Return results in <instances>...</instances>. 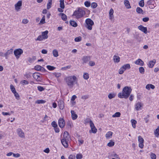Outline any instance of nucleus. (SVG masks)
<instances>
[{"label": "nucleus", "mask_w": 159, "mask_h": 159, "mask_svg": "<svg viewBox=\"0 0 159 159\" xmlns=\"http://www.w3.org/2000/svg\"><path fill=\"white\" fill-rule=\"evenodd\" d=\"M65 80L69 87L72 88L75 83L77 84L78 80L75 76L73 75L66 77Z\"/></svg>", "instance_id": "nucleus-1"}, {"label": "nucleus", "mask_w": 159, "mask_h": 159, "mask_svg": "<svg viewBox=\"0 0 159 159\" xmlns=\"http://www.w3.org/2000/svg\"><path fill=\"white\" fill-rule=\"evenodd\" d=\"M131 91L132 89L130 87H125L123 88L122 92L118 94V96L120 98L126 99L130 95Z\"/></svg>", "instance_id": "nucleus-2"}, {"label": "nucleus", "mask_w": 159, "mask_h": 159, "mask_svg": "<svg viewBox=\"0 0 159 159\" xmlns=\"http://www.w3.org/2000/svg\"><path fill=\"white\" fill-rule=\"evenodd\" d=\"M85 14V12L84 10L78 8L77 10L74 12L72 16H75L76 19H79L83 17Z\"/></svg>", "instance_id": "nucleus-3"}, {"label": "nucleus", "mask_w": 159, "mask_h": 159, "mask_svg": "<svg viewBox=\"0 0 159 159\" xmlns=\"http://www.w3.org/2000/svg\"><path fill=\"white\" fill-rule=\"evenodd\" d=\"M85 23L86 24L85 27L89 30H91L92 26L94 24L93 21L90 18H87L85 20Z\"/></svg>", "instance_id": "nucleus-4"}, {"label": "nucleus", "mask_w": 159, "mask_h": 159, "mask_svg": "<svg viewBox=\"0 0 159 159\" xmlns=\"http://www.w3.org/2000/svg\"><path fill=\"white\" fill-rule=\"evenodd\" d=\"M23 50L20 48L15 50L14 51V53L16 58L18 59L20 56L23 53Z\"/></svg>", "instance_id": "nucleus-5"}, {"label": "nucleus", "mask_w": 159, "mask_h": 159, "mask_svg": "<svg viewBox=\"0 0 159 159\" xmlns=\"http://www.w3.org/2000/svg\"><path fill=\"white\" fill-rule=\"evenodd\" d=\"M89 124L90 127L91 128V130L90 131V133L92 132L93 133H96L97 132V129L95 127L93 123L91 120L89 121Z\"/></svg>", "instance_id": "nucleus-6"}, {"label": "nucleus", "mask_w": 159, "mask_h": 159, "mask_svg": "<svg viewBox=\"0 0 159 159\" xmlns=\"http://www.w3.org/2000/svg\"><path fill=\"white\" fill-rule=\"evenodd\" d=\"M40 74L38 72H35L33 75V77L34 79L38 81H40L41 78L40 76Z\"/></svg>", "instance_id": "nucleus-7"}, {"label": "nucleus", "mask_w": 159, "mask_h": 159, "mask_svg": "<svg viewBox=\"0 0 159 159\" xmlns=\"http://www.w3.org/2000/svg\"><path fill=\"white\" fill-rule=\"evenodd\" d=\"M138 141L139 143V147L141 149L143 148V139L140 136H139L138 137Z\"/></svg>", "instance_id": "nucleus-8"}, {"label": "nucleus", "mask_w": 159, "mask_h": 159, "mask_svg": "<svg viewBox=\"0 0 159 159\" xmlns=\"http://www.w3.org/2000/svg\"><path fill=\"white\" fill-rule=\"evenodd\" d=\"M62 139L70 141L71 139L70 136L67 131H65L63 133V137Z\"/></svg>", "instance_id": "nucleus-9"}, {"label": "nucleus", "mask_w": 159, "mask_h": 159, "mask_svg": "<svg viewBox=\"0 0 159 159\" xmlns=\"http://www.w3.org/2000/svg\"><path fill=\"white\" fill-rule=\"evenodd\" d=\"M17 132L19 136L22 138H25V134L23 131L20 128L17 129Z\"/></svg>", "instance_id": "nucleus-10"}, {"label": "nucleus", "mask_w": 159, "mask_h": 159, "mask_svg": "<svg viewBox=\"0 0 159 159\" xmlns=\"http://www.w3.org/2000/svg\"><path fill=\"white\" fill-rule=\"evenodd\" d=\"M65 121L62 118H60L58 120V125L59 126L62 128L64 127L65 126Z\"/></svg>", "instance_id": "nucleus-11"}, {"label": "nucleus", "mask_w": 159, "mask_h": 159, "mask_svg": "<svg viewBox=\"0 0 159 159\" xmlns=\"http://www.w3.org/2000/svg\"><path fill=\"white\" fill-rule=\"evenodd\" d=\"M138 29L141 31L143 32L145 34H147L148 32L147 28L146 27H144L142 25H141L138 27Z\"/></svg>", "instance_id": "nucleus-12"}, {"label": "nucleus", "mask_w": 159, "mask_h": 159, "mask_svg": "<svg viewBox=\"0 0 159 159\" xmlns=\"http://www.w3.org/2000/svg\"><path fill=\"white\" fill-rule=\"evenodd\" d=\"M22 5V1H19L16 4H15V9L17 11H18L20 9V7Z\"/></svg>", "instance_id": "nucleus-13"}, {"label": "nucleus", "mask_w": 159, "mask_h": 159, "mask_svg": "<svg viewBox=\"0 0 159 159\" xmlns=\"http://www.w3.org/2000/svg\"><path fill=\"white\" fill-rule=\"evenodd\" d=\"M142 105L141 102H138L135 105V109L136 110L138 111L141 109Z\"/></svg>", "instance_id": "nucleus-14"}, {"label": "nucleus", "mask_w": 159, "mask_h": 159, "mask_svg": "<svg viewBox=\"0 0 159 159\" xmlns=\"http://www.w3.org/2000/svg\"><path fill=\"white\" fill-rule=\"evenodd\" d=\"M134 63L137 65L143 66V65L144 62L141 59L139 58L134 62Z\"/></svg>", "instance_id": "nucleus-15"}, {"label": "nucleus", "mask_w": 159, "mask_h": 159, "mask_svg": "<svg viewBox=\"0 0 159 159\" xmlns=\"http://www.w3.org/2000/svg\"><path fill=\"white\" fill-rule=\"evenodd\" d=\"M69 141L62 139L61 140V143L65 148H67L68 146V142Z\"/></svg>", "instance_id": "nucleus-16"}, {"label": "nucleus", "mask_w": 159, "mask_h": 159, "mask_svg": "<svg viewBox=\"0 0 159 159\" xmlns=\"http://www.w3.org/2000/svg\"><path fill=\"white\" fill-rule=\"evenodd\" d=\"M156 62V60L155 59H153L152 61H149L148 64V67L150 68L153 67Z\"/></svg>", "instance_id": "nucleus-17"}, {"label": "nucleus", "mask_w": 159, "mask_h": 159, "mask_svg": "<svg viewBox=\"0 0 159 159\" xmlns=\"http://www.w3.org/2000/svg\"><path fill=\"white\" fill-rule=\"evenodd\" d=\"M58 105L61 109H63L64 107V102L62 100H60L58 102Z\"/></svg>", "instance_id": "nucleus-18"}, {"label": "nucleus", "mask_w": 159, "mask_h": 159, "mask_svg": "<svg viewBox=\"0 0 159 159\" xmlns=\"http://www.w3.org/2000/svg\"><path fill=\"white\" fill-rule=\"evenodd\" d=\"M71 113L72 118L73 120H75L77 118L78 116L75 113L74 111L71 110Z\"/></svg>", "instance_id": "nucleus-19"}, {"label": "nucleus", "mask_w": 159, "mask_h": 159, "mask_svg": "<svg viewBox=\"0 0 159 159\" xmlns=\"http://www.w3.org/2000/svg\"><path fill=\"white\" fill-rule=\"evenodd\" d=\"M48 31L46 30L44 32L42 33V36L43 37L44 39H47L48 38Z\"/></svg>", "instance_id": "nucleus-20"}, {"label": "nucleus", "mask_w": 159, "mask_h": 159, "mask_svg": "<svg viewBox=\"0 0 159 159\" xmlns=\"http://www.w3.org/2000/svg\"><path fill=\"white\" fill-rule=\"evenodd\" d=\"M124 4L126 8L129 9L131 8V6L129 1L127 0H125L124 1Z\"/></svg>", "instance_id": "nucleus-21"}, {"label": "nucleus", "mask_w": 159, "mask_h": 159, "mask_svg": "<svg viewBox=\"0 0 159 159\" xmlns=\"http://www.w3.org/2000/svg\"><path fill=\"white\" fill-rule=\"evenodd\" d=\"M13 52V49H10L8 50L4 54V56L5 57H7L9 55L11 54Z\"/></svg>", "instance_id": "nucleus-22"}, {"label": "nucleus", "mask_w": 159, "mask_h": 159, "mask_svg": "<svg viewBox=\"0 0 159 159\" xmlns=\"http://www.w3.org/2000/svg\"><path fill=\"white\" fill-rule=\"evenodd\" d=\"M113 60L115 62L118 63L120 61V58L119 56L115 55L113 57Z\"/></svg>", "instance_id": "nucleus-23"}, {"label": "nucleus", "mask_w": 159, "mask_h": 159, "mask_svg": "<svg viewBox=\"0 0 159 159\" xmlns=\"http://www.w3.org/2000/svg\"><path fill=\"white\" fill-rule=\"evenodd\" d=\"M52 3V0H48L47 5V9H49L51 7Z\"/></svg>", "instance_id": "nucleus-24"}, {"label": "nucleus", "mask_w": 159, "mask_h": 159, "mask_svg": "<svg viewBox=\"0 0 159 159\" xmlns=\"http://www.w3.org/2000/svg\"><path fill=\"white\" fill-rule=\"evenodd\" d=\"M70 24L71 25L74 27H76L77 26V23L74 20H70Z\"/></svg>", "instance_id": "nucleus-25"}, {"label": "nucleus", "mask_w": 159, "mask_h": 159, "mask_svg": "<svg viewBox=\"0 0 159 159\" xmlns=\"http://www.w3.org/2000/svg\"><path fill=\"white\" fill-rule=\"evenodd\" d=\"M131 122L133 128H135L136 127V124L137 123V121L135 120L132 119L131 120Z\"/></svg>", "instance_id": "nucleus-26"}, {"label": "nucleus", "mask_w": 159, "mask_h": 159, "mask_svg": "<svg viewBox=\"0 0 159 159\" xmlns=\"http://www.w3.org/2000/svg\"><path fill=\"white\" fill-rule=\"evenodd\" d=\"M52 54L54 57H57L58 56V53L56 49H54L53 50Z\"/></svg>", "instance_id": "nucleus-27"}, {"label": "nucleus", "mask_w": 159, "mask_h": 159, "mask_svg": "<svg viewBox=\"0 0 159 159\" xmlns=\"http://www.w3.org/2000/svg\"><path fill=\"white\" fill-rule=\"evenodd\" d=\"M114 13V11L113 9L111 8L109 11V14L110 16V19H111L113 17V14Z\"/></svg>", "instance_id": "nucleus-28"}, {"label": "nucleus", "mask_w": 159, "mask_h": 159, "mask_svg": "<svg viewBox=\"0 0 159 159\" xmlns=\"http://www.w3.org/2000/svg\"><path fill=\"white\" fill-rule=\"evenodd\" d=\"M36 59V57L35 56H33L31 58H29L28 60V61L30 63L34 61Z\"/></svg>", "instance_id": "nucleus-29"}, {"label": "nucleus", "mask_w": 159, "mask_h": 159, "mask_svg": "<svg viewBox=\"0 0 159 159\" xmlns=\"http://www.w3.org/2000/svg\"><path fill=\"white\" fill-rule=\"evenodd\" d=\"M60 7L62 9H64L65 7L64 0H60Z\"/></svg>", "instance_id": "nucleus-30"}, {"label": "nucleus", "mask_w": 159, "mask_h": 159, "mask_svg": "<svg viewBox=\"0 0 159 159\" xmlns=\"http://www.w3.org/2000/svg\"><path fill=\"white\" fill-rule=\"evenodd\" d=\"M46 102V101L43 100H38L36 101L35 103L36 104H43L44 103Z\"/></svg>", "instance_id": "nucleus-31"}, {"label": "nucleus", "mask_w": 159, "mask_h": 159, "mask_svg": "<svg viewBox=\"0 0 159 159\" xmlns=\"http://www.w3.org/2000/svg\"><path fill=\"white\" fill-rule=\"evenodd\" d=\"M112 132L111 131H109L106 135V137L107 139H108L111 136L112 134Z\"/></svg>", "instance_id": "nucleus-32"}, {"label": "nucleus", "mask_w": 159, "mask_h": 159, "mask_svg": "<svg viewBox=\"0 0 159 159\" xmlns=\"http://www.w3.org/2000/svg\"><path fill=\"white\" fill-rule=\"evenodd\" d=\"M60 14L61 15L62 19L64 21H66L67 19L66 15L63 13H61Z\"/></svg>", "instance_id": "nucleus-33"}, {"label": "nucleus", "mask_w": 159, "mask_h": 159, "mask_svg": "<svg viewBox=\"0 0 159 159\" xmlns=\"http://www.w3.org/2000/svg\"><path fill=\"white\" fill-rule=\"evenodd\" d=\"M89 57L87 56L84 57L82 58V60L84 63L87 62L89 60Z\"/></svg>", "instance_id": "nucleus-34"}, {"label": "nucleus", "mask_w": 159, "mask_h": 159, "mask_svg": "<svg viewBox=\"0 0 159 159\" xmlns=\"http://www.w3.org/2000/svg\"><path fill=\"white\" fill-rule=\"evenodd\" d=\"M115 144V143L112 140H110V142L107 143V146L109 147L113 146Z\"/></svg>", "instance_id": "nucleus-35"}, {"label": "nucleus", "mask_w": 159, "mask_h": 159, "mask_svg": "<svg viewBox=\"0 0 159 159\" xmlns=\"http://www.w3.org/2000/svg\"><path fill=\"white\" fill-rule=\"evenodd\" d=\"M120 116V112H116L112 116V117H119Z\"/></svg>", "instance_id": "nucleus-36"}, {"label": "nucleus", "mask_w": 159, "mask_h": 159, "mask_svg": "<svg viewBox=\"0 0 159 159\" xmlns=\"http://www.w3.org/2000/svg\"><path fill=\"white\" fill-rule=\"evenodd\" d=\"M125 70V69L124 68L123 66L121 67L119 70V73L120 74H122Z\"/></svg>", "instance_id": "nucleus-37"}, {"label": "nucleus", "mask_w": 159, "mask_h": 159, "mask_svg": "<svg viewBox=\"0 0 159 159\" xmlns=\"http://www.w3.org/2000/svg\"><path fill=\"white\" fill-rule=\"evenodd\" d=\"M122 66L125 69V70L127 69H129L130 68V65L129 64H125L124 65Z\"/></svg>", "instance_id": "nucleus-38"}, {"label": "nucleus", "mask_w": 159, "mask_h": 159, "mask_svg": "<svg viewBox=\"0 0 159 159\" xmlns=\"http://www.w3.org/2000/svg\"><path fill=\"white\" fill-rule=\"evenodd\" d=\"M47 68L48 70H53L55 68V67L50 65L47 66Z\"/></svg>", "instance_id": "nucleus-39"}, {"label": "nucleus", "mask_w": 159, "mask_h": 159, "mask_svg": "<svg viewBox=\"0 0 159 159\" xmlns=\"http://www.w3.org/2000/svg\"><path fill=\"white\" fill-rule=\"evenodd\" d=\"M139 70L140 73L143 74L144 73L145 70L142 67H140L139 68Z\"/></svg>", "instance_id": "nucleus-40"}, {"label": "nucleus", "mask_w": 159, "mask_h": 159, "mask_svg": "<svg viewBox=\"0 0 159 159\" xmlns=\"http://www.w3.org/2000/svg\"><path fill=\"white\" fill-rule=\"evenodd\" d=\"M136 11L139 13H142L143 11V10L141 8L137 7L136 8Z\"/></svg>", "instance_id": "nucleus-41"}, {"label": "nucleus", "mask_w": 159, "mask_h": 159, "mask_svg": "<svg viewBox=\"0 0 159 159\" xmlns=\"http://www.w3.org/2000/svg\"><path fill=\"white\" fill-rule=\"evenodd\" d=\"M10 89L12 92L13 93L16 92V89L14 86L12 85L11 84L10 86Z\"/></svg>", "instance_id": "nucleus-42"}, {"label": "nucleus", "mask_w": 159, "mask_h": 159, "mask_svg": "<svg viewBox=\"0 0 159 159\" xmlns=\"http://www.w3.org/2000/svg\"><path fill=\"white\" fill-rule=\"evenodd\" d=\"M139 5L141 7H143L144 5V1L143 0H141L139 2Z\"/></svg>", "instance_id": "nucleus-43"}, {"label": "nucleus", "mask_w": 159, "mask_h": 159, "mask_svg": "<svg viewBox=\"0 0 159 159\" xmlns=\"http://www.w3.org/2000/svg\"><path fill=\"white\" fill-rule=\"evenodd\" d=\"M83 78L84 79H88L89 78L88 74L87 73H84L83 75Z\"/></svg>", "instance_id": "nucleus-44"}, {"label": "nucleus", "mask_w": 159, "mask_h": 159, "mask_svg": "<svg viewBox=\"0 0 159 159\" xmlns=\"http://www.w3.org/2000/svg\"><path fill=\"white\" fill-rule=\"evenodd\" d=\"M83 156L81 154H77L76 156V158L77 159H81L82 158Z\"/></svg>", "instance_id": "nucleus-45"}, {"label": "nucleus", "mask_w": 159, "mask_h": 159, "mask_svg": "<svg viewBox=\"0 0 159 159\" xmlns=\"http://www.w3.org/2000/svg\"><path fill=\"white\" fill-rule=\"evenodd\" d=\"M41 66L39 65H37L34 67V69L38 71H40Z\"/></svg>", "instance_id": "nucleus-46"}, {"label": "nucleus", "mask_w": 159, "mask_h": 159, "mask_svg": "<svg viewBox=\"0 0 159 159\" xmlns=\"http://www.w3.org/2000/svg\"><path fill=\"white\" fill-rule=\"evenodd\" d=\"M115 94H112V93H110L108 95V98L110 99H111L112 98H114L115 97Z\"/></svg>", "instance_id": "nucleus-47"}, {"label": "nucleus", "mask_w": 159, "mask_h": 159, "mask_svg": "<svg viewBox=\"0 0 159 159\" xmlns=\"http://www.w3.org/2000/svg\"><path fill=\"white\" fill-rule=\"evenodd\" d=\"M43 37L41 35H40L38 36L37 38L35 39L36 41L39 40V41H42L43 39H44Z\"/></svg>", "instance_id": "nucleus-48"}, {"label": "nucleus", "mask_w": 159, "mask_h": 159, "mask_svg": "<svg viewBox=\"0 0 159 159\" xmlns=\"http://www.w3.org/2000/svg\"><path fill=\"white\" fill-rule=\"evenodd\" d=\"M154 134L156 136H157V135H159V127H158L155 131Z\"/></svg>", "instance_id": "nucleus-49"}, {"label": "nucleus", "mask_w": 159, "mask_h": 159, "mask_svg": "<svg viewBox=\"0 0 159 159\" xmlns=\"http://www.w3.org/2000/svg\"><path fill=\"white\" fill-rule=\"evenodd\" d=\"M81 37L80 36H79L75 38V41L76 42H80L81 40Z\"/></svg>", "instance_id": "nucleus-50"}, {"label": "nucleus", "mask_w": 159, "mask_h": 159, "mask_svg": "<svg viewBox=\"0 0 159 159\" xmlns=\"http://www.w3.org/2000/svg\"><path fill=\"white\" fill-rule=\"evenodd\" d=\"M150 157L151 159H156V155L155 154L152 153L150 154Z\"/></svg>", "instance_id": "nucleus-51"}, {"label": "nucleus", "mask_w": 159, "mask_h": 159, "mask_svg": "<svg viewBox=\"0 0 159 159\" xmlns=\"http://www.w3.org/2000/svg\"><path fill=\"white\" fill-rule=\"evenodd\" d=\"M40 23L42 24H44L45 23V16H44L42 17L41 20L40 21Z\"/></svg>", "instance_id": "nucleus-52"}, {"label": "nucleus", "mask_w": 159, "mask_h": 159, "mask_svg": "<svg viewBox=\"0 0 159 159\" xmlns=\"http://www.w3.org/2000/svg\"><path fill=\"white\" fill-rule=\"evenodd\" d=\"M21 84L23 85H24L25 84H29V82L28 81L26 80H23L21 82Z\"/></svg>", "instance_id": "nucleus-53"}, {"label": "nucleus", "mask_w": 159, "mask_h": 159, "mask_svg": "<svg viewBox=\"0 0 159 159\" xmlns=\"http://www.w3.org/2000/svg\"><path fill=\"white\" fill-rule=\"evenodd\" d=\"M13 93L16 98L17 99H19L20 98V96L18 93L16 91L15 93Z\"/></svg>", "instance_id": "nucleus-54"}, {"label": "nucleus", "mask_w": 159, "mask_h": 159, "mask_svg": "<svg viewBox=\"0 0 159 159\" xmlns=\"http://www.w3.org/2000/svg\"><path fill=\"white\" fill-rule=\"evenodd\" d=\"M38 90L40 91H42L44 90V88L41 86H38L37 87Z\"/></svg>", "instance_id": "nucleus-55"}, {"label": "nucleus", "mask_w": 159, "mask_h": 159, "mask_svg": "<svg viewBox=\"0 0 159 159\" xmlns=\"http://www.w3.org/2000/svg\"><path fill=\"white\" fill-rule=\"evenodd\" d=\"M51 124L52 126L54 128L57 127V123L55 121H52V123Z\"/></svg>", "instance_id": "nucleus-56"}, {"label": "nucleus", "mask_w": 159, "mask_h": 159, "mask_svg": "<svg viewBox=\"0 0 159 159\" xmlns=\"http://www.w3.org/2000/svg\"><path fill=\"white\" fill-rule=\"evenodd\" d=\"M89 97V96L88 95H83L82 96L81 99H86L88 98Z\"/></svg>", "instance_id": "nucleus-57"}, {"label": "nucleus", "mask_w": 159, "mask_h": 159, "mask_svg": "<svg viewBox=\"0 0 159 159\" xmlns=\"http://www.w3.org/2000/svg\"><path fill=\"white\" fill-rule=\"evenodd\" d=\"M84 5L85 6L87 7H89L90 6V3L88 1H86L84 2Z\"/></svg>", "instance_id": "nucleus-58"}, {"label": "nucleus", "mask_w": 159, "mask_h": 159, "mask_svg": "<svg viewBox=\"0 0 159 159\" xmlns=\"http://www.w3.org/2000/svg\"><path fill=\"white\" fill-rule=\"evenodd\" d=\"M97 4L95 2H93L91 4V7L94 8L97 7Z\"/></svg>", "instance_id": "nucleus-59"}, {"label": "nucleus", "mask_w": 159, "mask_h": 159, "mask_svg": "<svg viewBox=\"0 0 159 159\" xmlns=\"http://www.w3.org/2000/svg\"><path fill=\"white\" fill-rule=\"evenodd\" d=\"M53 74L57 78L60 77L61 75V74L59 73H53Z\"/></svg>", "instance_id": "nucleus-60"}, {"label": "nucleus", "mask_w": 159, "mask_h": 159, "mask_svg": "<svg viewBox=\"0 0 159 159\" xmlns=\"http://www.w3.org/2000/svg\"><path fill=\"white\" fill-rule=\"evenodd\" d=\"M89 64L90 66H93L95 65V62L93 61H90L89 62Z\"/></svg>", "instance_id": "nucleus-61"}, {"label": "nucleus", "mask_w": 159, "mask_h": 159, "mask_svg": "<svg viewBox=\"0 0 159 159\" xmlns=\"http://www.w3.org/2000/svg\"><path fill=\"white\" fill-rule=\"evenodd\" d=\"M70 67H71V66H67L62 67L61 68V69L62 70H66V69L70 68Z\"/></svg>", "instance_id": "nucleus-62"}, {"label": "nucleus", "mask_w": 159, "mask_h": 159, "mask_svg": "<svg viewBox=\"0 0 159 159\" xmlns=\"http://www.w3.org/2000/svg\"><path fill=\"white\" fill-rule=\"evenodd\" d=\"M13 156L16 158L19 157L20 156V154L17 153L16 154H15L13 153Z\"/></svg>", "instance_id": "nucleus-63"}, {"label": "nucleus", "mask_w": 159, "mask_h": 159, "mask_svg": "<svg viewBox=\"0 0 159 159\" xmlns=\"http://www.w3.org/2000/svg\"><path fill=\"white\" fill-rule=\"evenodd\" d=\"M68 159H75V156L72 155H70Z\"/></svg>", "instance_id": "nucleus-64"}]
</instances>
